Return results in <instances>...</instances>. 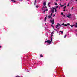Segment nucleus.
Returning <instances> with one entry per match:
<instances>
[{
  "instance_id": "nucleus-39",
  "label": "nucleus",
  "mask_w": 77,
  "mask_h": 77,
  "mask_svg": "<svg viewBox=\"0 0 77 77\" xmlns=\"http://www.w3.org/2000/svg\"><path fill=\"white\" fill-rule=\"evenodd\" d=\"M16 77H20L19 76H16Z\"/></svg>"
},
{
  "instance_id": "nucleus-23",
  "label": "nucleus",
  "mask_w": 77,
  "mask_h": 77,
  "mask_svg": "<svg viewBox=\"0 0 77 77\" xmlns=\"http://www.w3.org/2000/svg\"><path fill=\"white\" fill-rule=\"evenodd\" d=\"M55 5L57 6V3H55Z\"/></svg>"
},
{
  "instance_id": "nucleus-14",
  "label": "nucleus",
  "mask_w": 77,
  "mask_h": 77,
  "mask_svg": "<svg viewBox=\"0 0 77 77\" xmlns=\"http://www.w3.org/2000/svg\"><path fill=\"white\" fill-rule=\"evenodd\" d=\"M45 10H44V11L43 12V14H45Z\"/></svg>"
},
{
  "instance_id": "nucleus-27",
  "label": "nucleus",
  "mask_w": 77,
  "mask_h": 77,
  "mask_svg": "<svg viewBox=\"0 0 77 77\" xmlns=\"http://www.w3.org/2000/svg\"><path fill=\"white\" fill-rule=\"evenodd\" d=\"M53 32H52L51 33V35H53Z\"/></svg>"
},
{
  "instance_id": "nucleus-17",
  "label": "nucleus",
  "mask_w": 77,
  "mask_h": 77,
  "mask_svg": "<svg viewBox=\"0 0 77 77\" xmlns=\"http://www.w3.org/2000/svg\"><path fill=\"white\" fill-rule=\"evenodd\" d=\"M40 56L41 57H43L42 55H40Z\"/></svg>"
},
{
  "instance_id": "nucleus-42",
  "label": "nucleus",
  "mask_w": 77,
  "mask_h": 77,
  "mask_svg": "<svg viewBox=\"0 0 77 77\" xmlns=\"http://www.w3.org/2000/svg\"><path fill=\"white\" fill-rule=\"evenodd\" d=\"M60 7L59 9H60Z\"/></svg>"
},
{
  "instance_id": "nucleus-30",
  "label": "nucleus",
  "mask_w": 77,
  "mask_h": 77,
  "mask_svg": "<svg viewBox=\"0 0 77 77\" xmlns=\"http://www.w3.org/2000/svg\"><path fill=\"white\" fill-rule=\"evenodd\" d=\"M53 36V35L52 34L51 35V37L52 38V36Z\"/></svg>"
},
{
  "instance_id": "nucleus-43",
  "label": "nucleus",
  "mask_w": 77,
  "mask_h": 77,
  "mask_svg": "<svg viewBox=\"0 0 77 77\" xmlns=\"http://www.w3.org/2000/svg\"><path fill=\"white\" fill-rule=\"evenodd\" d=\"M72 0H71V1H72Z\"/></svg>"
},
{
  "instance_id": "nucleus-25",
  "label": "nucleus",
  "mask_w": 77,
  "mask_h": 77,
  "mask_svg": "<svg viewBox=\"0 0 77 77\" xmlns=\"http://www.w3.org/2000/svg\"><path fill=\"white\" fill-rule=\"evenodd\" d=\"M59 8V6H57L56 7V8Z\"/></svg>"
},
{
  "instance_id": "nucleus-40",
  "label": "nucleus",
  "mask_w": 77,
  "mask_h": 77,
  "mask_svg": "<svg viewBox=\"0 0 77 77\" xmlns=\"http://www.w3.org/2000/svg\"><path fill=\"white\" fill-rule=\"evenodd\" d=\"M54 30H56V29H54Z\"/></svg>"
},
{
  "instance_id": "nucleus-6",
  "label": "nucleus",
  "mask_w": 77,
  "mask_h": 77,
  "mask_svg": "<svg viewBox=\"0 0 77 77\" xmlns=\"http://www.w3.org/2000/svg\"><path fill=\"white\" fill-rule=\"evenodd\" d=\"M71 14H70V13H69L68 15L66 16V17H68L69 18H70V17H71Z\"/></svg>"
},
{
  "instance_id": "nucleus-32",
  "label": "nucleus",
  "mask_w": 77,
  "mask_h": 77,
  "mask_svg": "<svg viewBox=\"0 0 77 77\" xmlns=\"http://www.w3.org/2000/svg\"><path fill=\"white\" fill-rule=\"evenodd\" d=\"M54 16H55V14H54L53 16V17H54Z\"/></svg>"
},
{
  "instance_id": "nucleus-41",
  "label": "nucleus",
  "mask_w": 77,
  "mask_h": 77,
  "mask_svg": "<svg viewBox=\"0 0 77 77\" xmlns=\"http://www.w3.org/2000/svg\"><path fill=\"white\" fill-rule=\"evenodd\" d=\"M65 15H63V17H65Z\"/></svg>"
},
{
  "instance_id": "nucleus-28",
  "label": "nucleus",
  "mask_w": 77,
  "mask_h": 77,
  "mask_svg": "<svg viewBox=\"0 0 77 77\" xmlns=\"http://www.w3.org/2000/svg\"><path fill=\"white\" fill-rule=\"evenodd\" d=\"M51 27H53V28H54V26H53L52 25H51Z\"/></svg>"
},
{
  "instance_id": "nucleus-19",
  "label": "nucleus",
  "mask_w": 77,
  "mask_h": 77,
  "mask_svg": "<svg viewBox=\"0 0 77 77\" xmlns=\"http://www.w3.org/2000/svg\"><path fill=\"white\" fill-rule=\"evenodd\" d=\"M70 26H71V27H73V26H74V25H70Z\"/></svg>"
},
{
  "instance_id": "nucleus-13",
  "label": "nucleus",
  "mask_w": 77,
  "mask_h": 77,
  "mask_svg": "<svg viewBox=\"0 0 77 77\" xmlns=\"http://www.w3.org/2000/svg\"><path fill=\"white\" fill-rule=\"evenodd\" d=\"M46 20H47V17H45L44 19L45 21H46Z\"/></svg>"
},
{
  "instance_id": "nucleus-11",
  "label": "nucleus",
  "mask_w": 77,
  "mask_h": 77,
  "mask_svg": "<svg viewBox=\"0 0 77 77\" xmlns=\"http://www.w3.org/2000/svg\"><path fill=\"white\" fill-rule=\"evenodd\" d=\"M36 0H35L34 2V5H36Z\"/></svg>"
},
{
  "instance_id": "nucleus-38",
  "label": "nucleus",
  "mask_w": 77,
  "mask_h": 77,
  "mask_svg": "<svg viewBox=\"0 0 77 77\" xmlns=\"http://www.w3.org/2000/svg\"><path fill=\"white\" fill-rule=\"evenodd\" d=\"M66 5V3H65L64 4V5Z\"/></svg>"
},
{
  "instance_id": "nucleus-22",
  "label": "nucleus",
  "mask_w": 77,
  "mask_h": 77,
  "mask_svg": "<svg viewBox=\"0 0 77 77\" xmlns=\"http://www.w3.org/2000/svg\"><path fill=\"white\" fill-rule=\"evenodd\" d=\"M61 15H63V13H61Z\"/></svg>"
},
{
  "instance_id": "nucleus-15",
  "label": "nucleus",
  "mask_w": 77,
  "mask_h": 77,
  "mask_svg": "<svg viewBox=\"0 0 77 77\" xmlns=\"http://www.w3.org/2000/svg\"><path fill=\"white\" fill-rule=\"evenodd\" d=\"M50 2H49L48 3V6H49V7H50Z\"/></svg>"
},
{
  "instance_id": "nucleus-29",
  "label": "nucleus",
  "mask_w": 77,
  "mask_h": 77,
  "mask_svg": "<svg viewBox=\"0 0 77 77\" xmlns=\"http://www.w3.org/2000/svg\"><path fill=\"white\" fill-rule=\"evenodd\" d=\"M69 6V4H68L67 5V6Z\"/></svg>"
},
{
  "instance_id": "nucleus-21",
  "label": "nucleus",
  "mask_w": 77,
  "mask_h": 77,
  "mask_svg": "<svg viewBox=\"0 0 77 77\" xmlns=\"http://www.w3.org/2000/svg\"><path fill=\"white\" fill-rule=\"evenodd\" d=\"M66 37V35H65L64 37V38H65Z\"/></svg>"
},
{
  "instance_id": "nucleus-45",
  "label": "nucleus",
  "mask_w": 77,
  "mask_h": 77,
  "mask_svg": "<svg viewBox=\"0 0 77 77\" xmlns=\"http://www.w3.org/2000/svg\"><path fill=\"white\" fill-rule=\"evenodd\" d=\"M76 2H77V0H76Z\"/></svg>"
},
{
  "instance_id": "nucleus-33",
  "label": "nucleus",
  "mask_w": 77,
  "mask_h": 77,
  "mask_svg": "<svg viewBox=\"0 0 77 77\" xmlns=\"http://www.w3.org/2000/svg\"><path fill=\"white\" fill-rule=\"evenodd\" d=\"M38 6H36V8H38Z\"/></svg>"
},
{
  "instance_id": "nucleus-18",
  "label": "nucleus",
  "mask_w": 77,
  "mask_h": 77,
  "mask_svg": "<svg viewBox=\"0 0 77 77\" xmlns=\"http://www.w3.org/2000/svg\"><path fill=\"white\" fill-rule=\"evenodd\" d=\"M65 6V5H61L60 6L61 7H63V6Z\"/></svg>"
},
{
  "instance_id": "nucleus-1",
  "label": "nucleus",
  "mask_w": 77,
  "mask_h": 77,
  "mask_svg": "<svg viewBox=\"0 0 77 77\" xmlns=\"http://www.w3.org/2000/svg\"><path fill=\"white\" fill-rule=\"evenodd\" d=\"M53 40V38L52 37H51V41L49 40H47V41H45V43H48L49 44H51L52 43H53V42L52 41V40Z\"/></svg>"
},
{
  "instance_id": "nucleus-10",
  "label": "nucleus",
  "mask_w": 77,
  "mask_h": 77,
  "mask_svg": "<svg viewBox=\"0 0 77 77\" xmlns=\"http://www.w3.org/2000/svg\"><path fill=\"white\" fill-rule=\"evenodd\" d=\"M11 1L13 3H14L16 2L14 0H11Z\"/></svg>"
},
{
  "instance_id": "nucleus-12",
  "label": "nucleus",
  "mask_w": 77,
  "mask_h": 77,
  "mask_svg": "<svg viewBox=\"0 0 77 77\" xmlns=\"http://www.w3.org/2000/svg\"><path fill=\"white\" fill-rule=\"evenodd\" d=\"M66 6H65V7L63 8V9H66Z\"/></svg>"
},
{
  "instance_id": "nucleus-20",
  "label": "nucleus",
  "mask_w": 77,
  "mask_h": 77,
  "mask_svg": "<svg viewBox=\"0 0 77 77\" xmlns=\"http://www.w3.org/2000/svg\"><path fill=\"white\" fill-rule=\"evenodd\" d=\"M61 25H62V26H64L65 24H64V23H63V24H61Z\"/></svg>"
},
{
  "instance_id": "nucleus-5",
  "label": "nucleus",
  "mask_w": 77,
  "mask_h": 77,
  "mask_svg": "<svg viewBox=\"0 0 77 77\" xmlns=\"http://www.w3.org/2000/svg\"><path fill=\"white\" fill-rule=\"evenodd\" d=\"M58 27H61V25H60V24H59V23H57V25H56V28H57V27H58Z\"/></svg>"
},
{
  "instance_id": "nucleus-44",
  "label": "nucleus",
  "mask_w": 77,
  "mask_h": 77,
  "mask_svg": "<svg viewBox=\"0 0 77 77\" xmlns=\"http://www.w3.org/2000/svg\"><path fill=\"white\" fill-rule=\"evenodd\" d=\"M56 1L57 2V0H56Z\"/></svg>"
},
{
  "instance_id": "nucleus-9",
  "label": "nucleus",
  "mask_w": 77,
  "mask_h": 77,
  "mask_svg": "<svg viewBox=\"0 0 77 77\" xmlns=\"http://www.w3.org/2000/svg\"><path fill=\"white\" fill-rule=\"evenodd\" d=\"M59 32V33H60V32H61V34H63V31H60Z\"/></svg>"
},
{
  "instance_id": "nucleus-36",
  "label": "nucleus",
  "mask_w": 77,
  "mask_h": 77,
  "mask_svg": "<svg viewBox=\"0 0 77 77\" xmlns=\"http://www.w3.org/2000/svg\"><path fill=\"white\" fill-rule=\"evenodd\" d=\"M62 5V4H61V3L60 4V5Z\"/></svg>"
},
{
  "instance_id": "nucleus-31",
  "label": "nucleus",
  "mask_w": 77,
  "mask_h": 77,
  "mask_svg": "<svg viewBox=\"0 0 77 77\" xmlns=\"http://www.w3.org/2000/svg\"><path fill=\"white\" fill-rule=\"evenodd\" d=\"M74 8L73 7H72L71 8L72 10V9H73Z\"/></svg>"
},
{
  "instance_id": "nucleus-24",
  "label": "nucleus",
  "mask_w": 77,
  "mask_h": 77,
  "mask_svg": "<svg viewBox=\"0 0 77 77\" xmlns=\"http://www.w3.org/2000/svg\"><path fill=\"white\" fill-rule=\"evenodd\" d=\"M64 26H67V24H64Z\"/></svg>"
},
{
  "instance_id": "nucleus-35",
  "label": "nucleus",
  "mask_w": 77,
  "mask_h": 77,
  "mask_svg": "<svg viewBox=\"0 0 77 77\" xmlns=\"http://www.w3.org/2000/svg\"><path fill=\"white\" fill-rule=\"evenodd\" d=\"M75 27H77V25H75Z\"/></svg>"
},
{
  "instance_id": "nucleus-16",
  "label": "nucleus",
  "mask_w": 77,
  "mask_h": 77,
  "mask_svg": "<svg viewBox=\"0 0 77 77\" xmlns=\"http://www.w3.org/2000/svg\"><path fill=\"white\" fill-rule=\"evenodd\" d=\"M54 9H55V12H56L57 11L56 10V9L55 8H54Z\"/></svg>"
},
{
  "instance_id": "nucleus-2",
  "label": "nucleus",
  "mask_w": 77,
  "mask_h": 77,
  "mask_svg": "<svg viewBox=\"0 0 77 77\" xmlns=\"http://www.w3.org/2000/svg\"><path fill=\"white\" fill-rule=\"evenodd\" d=\"M54 19H51L50 20V22H51V23L52 24H54Z\"/></svg>"
},
{
  "instance_id": "nucleus-26",
  "label": "nucleus",
  "mask_w": 77,
  "mask_h": 77,
  "mask_svg": "<svg viewBox=\"0 0 77 77\" xmlns=\"http://www.w3.org/2000/svg\"><path fill=\"white\" fill-rule=\"evenodd\" d=\"M67 25L68 26H70V24H69V23H68Z\"/></svg>"
},
{
  "instance_id": "nucleus-48",
  "label": "nucleus",
  "mask_w": 77,
  "mask_h": 77,
  "mask_svg": "<svg viewBox=\"0 0 77 77\" xmlns=\"http://www.w3.org/2000/svg\"><path fill=\"white\" fill-rule=\"evenodd\" d=\"M29 0H27V1H28Z\"/></svg>"
},
{
  "instance_id": "nucleus-8",
  "label": "nucleus",
  "mask_w": 77,
  "mask_h": 77,
  "mask_svg": "<svg viewBox=\"0 0 77 77\" xmlns=\"http://www.w3.org/2000/svg\"><path fill=\"white\" fill-rule=\"evenodd\" d=\"M43 5L44 6H45V8H47V7L45 5H46V2H44L43 3Z\"/></svg>"
},
{
  "instance_id": "nucleus-34",
  "label": "nucleus",
  "mask_w": 77,
  "mask_h": 77,
  "mask_svg": "<svg viewBox=\"0 0 77 77\" xmlns=\"http://www.w3.org/2000/svg\"><path fill=\"white\" fill-rule=\"evenodd\" d=\"M63 11H64V12H65V10L64 9Z\"/></svg>"
},
{
  "instance_id": "nucleus-4",
  "label": "nucleus",
  "mask_w": 77,
  "mask_h": 77,
  "mask_svg": "<svg viewBox=\"0 0 77 77\" xmlns=\"http://www.w3.org/2000/svg\"><path fill=\"white\" fill-rule=\"evenodd\" d=\"M52 15H53V13H51L50 14V15H49L48 16V19H50V18H51V19H53V18H51V16H52Z\"/></svg>"
},
{
  "instance_id": "nucleus-46",
  "label": "nucleus",
  "mask_w": 77,
  "mask_h": 77,
  "mask_svg": "<svg viewBox=\"0 0 77 77\" xmlns=\"http://www.w3.org/2000/svg\"><path fill=\"white\" fill-rule=\"evenodd\" d=\"M0 48H1V46H0Z\"/></svg>"
},
{
  "instance_id": "nucleus-7",
  "label": "nucleus",
  "mask_w": 77,
  "mask_h": 77,
  "mask_svg": "<svg viewBox=\"0 0 77 77\" xmlns=\"http://www.w3.org/2000/svg\"><path fill=\"white\" fill-rule=\"evenodd\" d=\"M53 9L51 10V12H52V14L54 12V8H52Z\"/></svg>"
},
{
  "instance_id": "nucleus-37",
  "label": "nucleus",
  "mask_w": 77,
  "mask_h": 77,
  "mask_svg": "<svg viewBox=\"0 0 77 77\" xmlns=\"http://www.w3.org/2000/svg\"><path fill=\"white\" fill-rule=\"evenodd\" d=\"M62 1V0H60V2H61Z\"/></svg>"
},
{
  "instance_id": "nucleus-47",
  "label": "nucleus",
  "mask_w": 77,
  "mask_h": 77,
  "mask_svg": "<svg viewBox=\"0 0 77 77\" xmlns=\"http://www.w3.org/2000/svg\"><path fill=\"white\" fill-rule=\"evenodd\" d=\"M57 29H59V28H57Z\"/></svg>"
},
{
  "instance_id": "nucleus-3",
  "label": "nucleus",
  "mask_w": 77,
  "mask_h": 77,
  "mask_svg": "<svg viewBox=\"0 0 77 77\" xmlns=\"http://www.w3.org/2000/svg\"><path fill=\"white\" fill-rule=\"evenodd\" d=\"M42 11H48V9H45V6H43V7L42 8Z\"/></svg>"
}]
</instances>
